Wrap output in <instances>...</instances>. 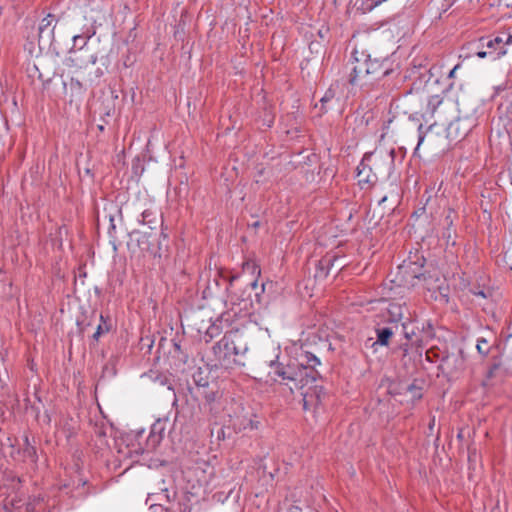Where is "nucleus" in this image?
<instances>
[{"instance_id": "nucleus-36", "label": "nucleus", "mask_w": 512, "mask_h": 512, "mask_svg": "<svg viewBox=\"0 0 512 512\" xmlns=\"http://www.w3.org/2000/svg\"><path fill=\"white\" fill-rule=\"evenodd\" d=\"M423 140H424V135L420 132L419 139H418V146L423 142Z\"/></svg>"}, {"instance_id": "nucleus-42", "label": "nucleus", "mask_w": 512, "mask_h": 512, "mask_svg": "<svg viewBox=\"0 0 512 512\" xmlns=\"http://www.w3.org/2000/svg\"><path fill=\"white\" fill-rule=\"evenodd\" d=\"M36 398L39 402H41V398L36 394Z\"/></svg>"}, {"instance_id": "nucleus-22", "label": "nucleus", "mask_w": 512, "mask_h": 512, "mask_svg": "<svg viewBox=\"0 0 512 512\" xmlns=\"http://www.w3.org/2000/svg\"><path fill=\"white\" fill-rule=\"evenodd\" d=\"M97 59H98V57H97L96 54H91L87 61H84V60H82V59H80L78 57L75 58L76 61H79L78 65L80 67H86L88 64L94 65V64H96Z\"/></svg>"}, {"instance_id": "nucleus-26", "label": "nucleus", "mask_w": 512, "mask_h": 512, "mask_svg": "<svg viewBox=\"0 0 512 512\" xmlns=\"http://www.w3.org/2000/svg\"><path fill=\"white\" fill-rule=\"evenodd\" d=\"M284 505L286 506L287 512H302V508L298 504H288L285 501Z\"/></svg>"}, {"instance_id": "nucleus-17", "label": "nucleus", "mask_w": 512, "mask_h": 512, "mask_svg": "<svg viewBox=\"0 0 512 512\" xmlns=\"http://www.w3.org/2000/svg\"><path fill=\"white\" fill-rule=\"evenodd\" d=\"M334 98H335V90L332 87H330L329 89H327V91L325 92L323 97L320 99V104H321L320 111L322 113L327 112V110H328L327 104L329 102H331Z\"/></svg>"}, {"instance_id": "nucleus-41", "label": "nucleus", "mask_w": 512, "mask_h": 512, "mask_svg": "<svg viewBox=\"0 0 512 512\" xmlns=\"http://www.w3.org/2000/svg\"><path fill=\"white\" fill-rule=\"evenodd\" d=\"M86 495L85 493H82V492H78L77 496H84Z\"/></svg>"}, {"instance_id": "nucleus-34", "label": "nucleus", "mask_w": 512, "mask_h": 512, "mask_svg": "<svg viewBox=\"0 0 512 512\" xmlns=\"http://www.w3.org/2000/svg\"><path fill=\"white\" fill-rule=\"evenodd\" d=\"M476 296H481L483 298H486L487 297V293L484 291V290H479L477 292L474 293Z\"/></svg>"}, {"instance_id": "nucleus-16", "label": "nucleus", "mask_w": 512, "mask_h": 512, "mask_svg": "<svg viewBox=\"0 0 512 512\" xmlns=\"http://www.w3.org/2000/svg\"><path fill=\"white\" fill-rule=\"evenodd\" d=\"M443 103V99L439 95H432L428 99L427 108H426V115H429L430 117H434L435 113L437 112L438 107Z\"/></svg>"}, {"instance_id": "nucleus-15", "label": "nucleus", "mask_w": 512, "mask_h": 512, "mask_svg": "<svg viewBox=\"0 0 512 512\" xmlns=\"http://www.w3.org/2000/svg\"><path fill=\"white\" fill-rule=\"evenodd\" d=\"M219 276L223 281L227 282L225 290L228 292V298L233 304H236L238 298L235 297L234 293L231 290L233 288L234 281L238 279V275H224L223 273H219Z\"/></svg>"}, {"instance_id": "nucleus-38", "label": "nucleus", "mask_w": 512, "mask_h": 512, "mask_svg": "<svg viewBox=\"0 0 512 512\" xmlns=\"http://www.w3.org/2000/svg\"><path fill=\"white\" fill-rule=\"evenodd\" d=\"M402 348H403V350H404V352L406 354L408 352V344H403Z\"/></svg>"}, {"instance_id": "nucleus-1", "label": "nucleus", "mask_w": 512, "mask_h": 512, "mask_svg": "<svg viewBox=\"0 0 512 512\" xmlns=\"http://www.w3.org/2000/svg\"><path fill=\"white\" fill-rule=\"evenodd\" d=\"M320 364V359L315 354L302 351L297 358L289 360L286 364L271 360L269 376L271 380L288 386L291 392L300 390L303 408L308 410L320 405L325 397L323 388L315 384L320 377L316 370Z\"/></svg>"}, {"instance_id": "nucleus-5", "label": "nucleus", "mask_w": 512, "mask_h": 512, "mask_svg": "<svg viewBox=\"0 0 512 512\" xmlns=\"http://www.w3.org/2000/svg\"><path fill=\"white\" fill-rule=\"evenodd\" d=\"M399 274L402 277V282L406 286H415L418 281L425 280L426 274L422 271V264L410 262L399 266Z\"/></svg>"}, {"instance_id": "nucleus-30", "label": "nucleus", "mask_w": 512, "mask_h": 512, "mask_svg": "<svg viewBox=\"0 0 512 512\" xmlns=\"http://www.w3.org/2000/svg\"><path fill=\"white\" fill-rule=\"evenodd\" d=\"M460 67V64L455 65L448 73L447 78H454L456 70Z\"/></svg>"}, {"instance_id": "nucleus-20", "label": "nucleus", "mask_w": 512, "mask_h": 512, "mask_svg": "<svg viewBox=\"0 0 512 512\" xmlns=\"http://www.w3.org/2000/svg\"><path fill=\"white\" fill-rule=\"evenodd\" d=\"M402 328H403L404 336L408 341H410L412 344H416L418 347H420L422 345L420 340H418V339L415 341L413 340V336L415 335V332L413 330H409L407 324L403 323Z\"/></svg>"}, {"instance_id": "nucleus-29", "label": "nucleus", "mask_w": 512, "mask_h": 512, "mask_svg": "<svg viewBox=\"0 0 512 512\" xmlns=\"http://www.w3.org/2000/svg\"><path fill=\"white\" fill-rule=\"evenodd\" d=\"M503 36V46L507 48V46L512 45V34L502 35Z\"/></svg>"}, {"instance_id": "nucleus-25", "label": "nucleus", "mask_w": 512, "mask_h": 512, "mask_svg": "<svg viewBox=\"0 0 512 512\" xmlns=\"http://www.w3.org/2000/svg\"><path fill=\"white\" fill-rule=\"evenodd\" d=\"M217 396H218L217 392L212 391V390L204 392V398H205L206 402L209 404L213 403L216 400Z\"/></svg>"}, {"instance_id": "nucleus-3", "label": "nucleus", "mask_w": 512, "mask_h": 512, "mask_svg": "<svg viewBox=\"0 0 512 512\" xmlns=\"http://www.w3.org/2000/svg\"><path fill=\"white\" fill-rule=\"evenodd\" d=\"M483 41L486 51H480L478 53L479 58H487L490 61H496L507 54V48L503 46V36H483Z\"/></svg>"}, {"instance_id": "nucleus-19", "label": "nucleus", "mask_w": 512, "mask_h": 512, "mask_svg": "<svg viewBox=\"0 0 512 512\" xmlns=\"http://www.w3.org/2000/svg\"><path fill=\"white\" fill-rule=\"evenodd\" d=\"M476 349H477L478 353L481 354L482 356H487L490 351V346L488 344V341L485 338H478L477 344H476Z\"/></svg>"}, {"instance_id": "nucleus-8", "label": "nucleus", "mask_w": 512, "mask_h": 512, "mask_svg": "<svg viewBox=\"0 0 512 512\" xmlns=\"http://www.w3.org/2000/svg\"><path fill=\"white\" fill-rule=\"evenodd\" d=\"M347 67L349 68L348 81L351 85H360L361 87L367 86V84H365V81L367 80V67L364 59L360 60L355 58Z\"/></svg>"}, {"instance_id": "nucleus-21", "label": "nucleus", "mask_w": 512, "mask_h": 512, "mask_svg": "<svg viewBox=\"0 0 512 512\" xmlns=\"http://www.w3.org/2000/svg\"><path fill=\"white\" fill-rule=\"evenodd\" d=\"M407 391L411 394L413 399L418 400L422 398L421 388L417 387L414 383L408 385Z\"/></svg>"}, {"instance_id": "nucleus-18", "label": "nucleus", "mask_w": 512, "mask_h": 512, "mask_svg": "<svg viewBox=\"0 0 512 512\" xmlns=\"http://www.w3.org/2000/svg\"><path fill=\"white\" fill-rule=\"evenodd\" d=\"M469 50L471 52V55H476L477 57L480 51H486L483 37H480L478 40L471 42L469 44Z\"/></svg>"}, {"instance_id": "nucleus-10", "label": "nucleus", "mask_w": 512, "mask_h": 512, "mask_svg": "<svg viewBox=\"0 0 512 512\" xmlns=\"http://www.w3.org/2000/svg\"><path fill=\"white\" fill-rule=\"evenodd\" d=\"M441 72V67L437 65H433L428 69H425L423 72H420L419 74V82L420 85L423 84L424 87L428 86L431 81H433L434 84H437L439 82L438 75Z\"/></svg>"}, {"instance_id": "nucleus-2", "label": "nucleus", "mask_w": 512, "mask_h": 512, "mask_svg": "<svg viewBox=\"0 0 512 512\" xmlns=\"http://www.w3.org/2000/svg\"><path fill=\"white\" fill-rule=\"evenodd\" d=\"M213 350L220 365L230 369L235 365H244L243 357L248 351V344L243 333L232 331L225 334Z\"/></svg>"}, {"instance_id": "nucleus-39", "label": "nucleus", "mask_w": 512, "mask_h": 512, "mask_svg": "<svg viewBox=\"0 0 512 512\" xmlns=\"http://www.w3.org/2000/svg\"><path fill=\"white\" fill-rule=\"evenodd\" d=\"M98 434L99 436H105V432L103 430H99Z\"/></svg>"}, {"instance_id": "nucleus-28", "label": "nucleus", "mask_w": 512, "mask_h": 512, "mask_svg": "<svg viewBox=\"0 0 512 512\" xmlns=\"http://www.w3.org/2000/svg\"><path fill=\"white\" fill-rule=\"evenodd\" d=\"M452 225V222H449V226ZM442 237L447 241V243H449L450 239H451V230H450V227H448L447 229H445L442 233Z\"/></svg>"}, {"instance_id": "nucleus-7", "label": "nucleus", "mask_w": 512, "mask_h": 512, "mask_svg": "<svg viewBox=\"0 0 512 512\" xmlns=\"http://www.w3.org/2000/svg\"><path fill=\"white\" fill-rule=\"evenodd\" d=\"M164 423L159 419L152 426L149 433V436L146 439L145 447H142L139 444V447L134 449L133 451L136 454H143L145 451L149 452L154 450L161 442L164 432Z\"/></svg>"}, {"instance_id": "nucleus-37", "label": "nucleus", "mask_w": 512, "mask_h": 512, "mask_svg": "<svg viewBox=\"0 0 512 512\" xmlns=\"http://www.w3.org/2000/svg\"><path fill=\"white\" fill-rule=\"evenodd\" d=\"M387 200V196H383L380 200H379V205L383 204L384 202H386Z\"/></svg>"}, {"instance_id": "nucleus-44", "label": "nucleus", "mask_w": 512, "mask_h": 512, "mask_svg": "<svg viewBox=\"0 0 512 512\" xmlns=\"http://www.w3.org/2000/svg\"><path fill=\"white\" fill-rule=\"evenodd\" d=\"M390 154H391V156L393 157V155H394V150H391V151H390Z\"/></svg>"}, {"instance_id": "nucleus-27", "label": "nucleus", "mask_w": 512, "mask_h": 512, "mask_svg": "<svg viewBox=\"0 0 512 512\" xmlns=\"http://www.w3.org/2000/svg\"><path fill=\"white\" fill-rule=\"evenodd\" d=\"M104 333V329L102 327L101 324L98 325L96 331L94 332L92 338L95 340V341H98L99 338L101 337V335Z\"/></svg>"}, {"instance_id": "nucleus-4", "label": "nucleus", "mask_w": 512, "mask_h": 512, "mask_svg": "<svg viewBox=\"0 0 512 512\" xmlns=\"http://www.w3.org/2000/svg\"><path fill=\"white\" fill-rule=\"evenodd\" d=\"M366 62V76L365 84L367 87L373 86L377 81L387 76L391 69L387 60L371 59L370 56L364 59Z\"/></svg>"}, {"instance_id": "nucleus-11", "label": "nucleus", "mask_w": 512, "mask_h": 512, "mask_svg": "<svg viewBox=\"0 0 512 512\" xmlns=\"http://www.w3.org/2000/svg\"><path fill=\"white\" fill-rule=\"evenodd\" d=\"M54 22V15L48 14L46 17H44L40 24H39V38L42 39L46 37L48 40L53 38L54 35V28L55 26H52Z\"/></svg>"}, {"instance_id": "nucleus-32", "label": "nucleus", "mask_w": 512, "mask_h": 512, "mask_svg": "<svg viewBox=\"0 0 512 512\" xmlns=\"http://www.w3.org/2000/svg\"><path fill=\"white\" fill-rule=\"evenodd\" d=\"M455 361L459 362L460 367H462L463 362H464V359H463V356H462V352L459 353V355L456 357Z\"/></svg>"}, {"instance_id": "nucleus-12", "label": "nucleus", "mask_w": 512, "mask_h": 512, "mask_svg": "<svg viewBox=\"0 0 512 512\" xmlns=\"http://www.w3.org/2000/svg\"><path fill=\"white\" fill-rule=\"evenodd\" d=\"M138 223L147 225L150 229L156 228L158 223V213L153 209H145L138 219Z\"/></svg>"}, {"instance_id": "nucleus-31", "label": "nucleus", "mask_w": 512, "mask_h": 512, "mask_svg": "<svg viewBox=\"0 0 512 512\" xmlns=\"http://www.w3.org/2000/svg\"><path fill=\"white\" fill-rule=\"evenodd\" d=\"M71 86L73 88L82 89V83L79 80L71 79Z\"/></svg>"}, {"instance_id": "nucleus-24", "label": "nucleus", "mask_w": 512, "mask_h": 512, "mask_svg": "<svg viewBox=\"0 0 512 512\" xmlns=\"http://www.w3.org/2000/svg\"><path fill=\"white\" fill-rule=\"evenodd\" d=\"M201 371H199L197 374L193 375L194 382L199 387H206L208 385V381L201 376Z\"/></svg>"}, {"instance_id": "nucleus-33", "label": "nucleus", "mask_w": 512, "mask_h": 512, "mask_svg": "<svg viewBox=\"0 0 512 512\" xmlns=\"http://www.w3.org/2000/svg\"><path fill=\"white\" fill-rule=\"evenodd\" d=\"M248 426L250 427V429H254L257 427V426H254V424L251 420H248V423L243 425V429H247Z\"/></svg>"}, {"instance_id": "nucleus-43", "label": "nucleus", "mask_w": 512, "mask_h": 512, "mask_svg": "<svg viewBox=\"0 0 512 512\" xmlns=\"http://www.w3.org/2000/svg\"><path fill=\"white\" fill-rule=\"evenodd\" d=\"M46 419H47V422H50V417H49V415H46Z\"/></svg>"}, {"instance_id": "nucleus-14", "label": "nucleus", "mask_w": 512, "mask_h": 512, "mask_svg": "<svg viewBox=\"0 0 512 512\" xmlns=\"http://www.w3.org/2000/svg\"><path fill=\"white\" fill-rule=\"evenodd\" d=\"M403 310L404 307H402L400 304L392 303L389 305L388 313L390 315V324L395 325L403 318Z\"/></svg>"}, {"instance_id": "nucleus-9", "label": "nucleus", "mask_w": 512, "mask_h": 512, "mask_svg": "<svg viewBox=\"0 0 512 512\" xmlns=\"http://www.w3.org/2000/svg\"><path fill=\"white\" fill-rule=\"evenodd\" d=\"M398 328V325L395 324H390L389 326H385V327H377L376 328V335H377V340L373 343V346L374 345H382V346H387L389 344V340L390 338L394 335V329H397Z\"/></svg>"}, {"instance_id": "nucleus-13", "label": "nucleus", "mask_w": 512, "mask_h": 512, "mask_svg": "<svg viewBox=\"0 0 512 512\" xmlns=\"http://www.w3.org/2000/svg\"><path fill=\"white\" fill-rule=\"evenodd\" d=\"M93 34L84 35H74L73 36V47L70 49V53H77L82 51L87 47L88 41L92 37Z\"/></svg>"}, {"instance_id": "nucleus-6", "label": "nucleus", "mask_w": 512, "mask_h": 512, "mask_svg": "<svg viewBox=\"0 0 512 512\" xmlns=\"http://www.w3.org/2000/svg\"><path fill=\"white\" fill-rule=\"evenodd\" d=\"M370 159L369 154H365L356 168V176L358 178V185L361 189L373 186L377 182V175L372 171L368 165L367 160Z\"/></svg>"}, {"instance_id": "nucleus-40", "label": "nucleus", "mask_w": 512, "mask_h": 512, "mask_svg": "<svg viewBox=\"0 0 512 512\" xmlns=\"http://www.w3.org/2000/svg\"><path fill=\"white\" fill-rule=\"evenodd\" d=\"M256 285H257V282H256V281L251 282V286H252L253 288H255V287H256Z\"/></svg>"}, {"instance_id": "nucleus-23", "label": "nucleus", "mask_w": 512, "mask_h": 512, "mask_svg": "<svg viewBox=\"0 0 512 512\" xmlns=\"http://www.w3.org/2000/svg\"><path fill=\"white\" fill-rule=\"evenodd\" d=\"M337 260H338V258L335 256L334 257H325L322 260H320L319 265L321 266V268L326 267L327 269H330V267H332L334 265V262Z\"/></svg>"}, {"instance_id": "nucleus-35", "label": "nucleus", "mask_w": 512, "mask_h": 512, "mask_svg": "<svg viewBox=\"0 0 512 512\" xmlns=\"http://www.w3.org/2000/svg\"><path fill=\"white\" fill-rule=\"evenodd\" d=\"M160 496L165 498L167 501H169V495L167 494V490H163V492L160 494Z\"/></svg>"}]
</instances>
